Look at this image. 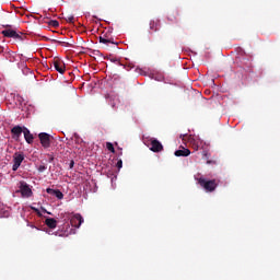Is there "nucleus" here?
<instances>
[{"mask_svg": "<svg viewBox=\"0 0 280 280\" xmlns=\"http://www.w3.org/2000/svg\"><path fill=\"white\" fill-rule=\"evenodd\" d=\"M11 135H13V139H20L21 135H23V127L15 126L11 129Z\"/></svg>", "mask_w": 280, "mask_h": 280, "instance_id": "9b49d317", "label": "nucleus"}, {"mask_svg": "<svg viewBox=\"0 0 280 280\" xmlns=\"http://www.w3.org/2000/svg\"><path fill=\"white\" fill-rule=\"evenodd\" d=\"M116 167H117L118 170H121V167H124V161L118 160L117 163H116Z\"/></svg>", "mask_w": 280, "mask_h": 280, "instance_id": "6ab92c4d", "label": "nucleus"}, {"mask_svg": "<svg viewBox=\"0 0 280 280\" xmlns=\"http://www.w3.org/2000/svg\"><path fill=\"white\" fill-rule=\"evenodd\" d=\"M83 222L84 218H82V214H74L70 220L71 226H74V229H80Z\"/></svg>", "mask_w": 280, "mask_h": 280, "instance_id": "423d86ee", "label": "nucleus"}, {"mask_svg": "<svg viewBox=\"0 0 280 280\" xmlns=\"http://www.w3.org/2000/svg\"><path fill=\"white\" fill-rule=\"evenodd\" d=\"M202 156H203V159H209V152L203 151V152H202Z\"/></svg>", "mask_w": 280, "mask_h": 280, "instance_id": "b1692460", "label": "nucleus"}, {"mask_svg": "<svg viewBox=\"0 0 280 280\" xmlns=\"http://www.w3.org/2000/svg\"><path fill=\"white\" fill-rule=\"evenodd\" d=\"M74 19H75V18H73V15H69V16L67 18V22H68V23H73Z\"/></svg>", "mask_w": 280, "mask_h": 280, "instance_id": "4be33fe9", "label": "nucleus"}, {"mask_svg": "<svg viewBox=\"0 0 280 280\" xmlns=\"http://www.w3.org/2000/svg\"><path fill=\"white\" fill-rule=\"evenodd\" d=\"M48 25H50V27H60V22L51 20L48 22Z\"/></svg>", "mask_w": 280, "mask_h": 280, "instance_id": "f3484780", "label": "nucleus"}, {"mask_svg": "<svg viewBox=\"0 0 280 280\" xmlns=\"http://www.w3.org/2000/svg\"><path fill=\"white\" fill-rule=\"evenodd\" d=\"M59 45H62V47H67V45H69V43H66V42H58Z\"/></svg>", "mask_w": 280, "mask_h": 280, "instance_id": "393cba45", "label": "nucleus"}, {"mask_svg": "<svg viewBox=\"0 0 280 280\" xmlns=\"http://www.w3.org/2000/svg\"><path fill=\"white\" fill-rule=\"evenodd\" d=\"M191 145H192V149H195V151L198 152L199 147H198V143L195 140L191 141Z\"/></svg>", "mask_w": 280, "mask_h": 280, "instance_id": "aec40b11", "label": "nucleus"}, {"mask_svg": "<svg viewBox=\"0 0 280 280\" xmlns=\"http://www.w3.org/2000/svg\"><path fill=\"white\" fill-rule=\"evenodd\" d=\"M187 137V135H182L180 139H185Z\"/></svg>", "mask_w": 280, "mask_h": 280, "instance_id": "bb28decb", "label": "nucleus"}, {"mask_svg": "<svg viewBox=\"0 0 280 280\" xmlns=\"http://www.w3.org/2000/svg\"><path fill=\"white\" fill-rule=\"evenodd\" d=\"M39 137V141L43 145V148H50L51 145V136H49V133L46 132H42L38 135Z\"/></svg>", "mask_w": 280, "mask_h": 280, "instance_id": "39448f33", "label": "nucleus"}, {"mask_svg": "<svg viewBox=\"0 0 280 280\" xmlns=\"http://www.w3.org/2000/svg\"><path fill=\"white\" fill-rule=\"evenodd\" d=\"M149 148L151 152H163V144L156 138H151L149 140Z\"/></svg>", "mask_w": 280, "mask_h": 280, "instance_id": "f03ea898", "label": "nucleus"}, {"mask_svg": "<svg viewBox=\"0 0 280 280\" xmlns=\"http://www.w3.org/2000/svg\"><path fill=\"white\" fill-rule=\"evenodd\" d=\"M100 43H102L103 45H117V43H115V40L113 39V37H109L108 35H103L100 37Z\"/></svg>", "mask_w": 280, "mask_h": 280, "instance_id": "ddd939ff", "label": "nucleus"}, {"mask_svg": "<svg viewBox=\"0 0 280 280\" xmlns=\"http://www.w3.org/2000/svg\"><path fill=\"white\" fill-rule=\"evenodd\" d=\"M20 191L23 198H32L33 191L32 188H30V185L25 182H20Z\"/></svg>", "mask_w": 280, "mask_h": 280, "instance_id": "7ed1b4c3", "label": "nucleus"}, {"mask_svg": "<svg viewBox=\"0 0 280 280\" xmlns=\"http://www.w3.org/2000/svg\"><path fill=\"white\" fill-rule=\"evenodd\" d=\"M46 191L50 196H55L58 200H62V198H65V195L59 189L47 188Z\"/></svg>", "mask_w": 280, "mask_h": 280, "instance_id": "9d476101", "label": "nucleus"}, {"mask_svg": "<svg viewBox=\"0 0 280 280\" xmlns=\"http://www.w3.org/2000/svg\"><path fill=\"white\" fill-rule=\"evenodd\" d=\"M73 165H75V162L72 160L69 165L70 170H73Z\"/></svg>", "mask_w": 280, "mask_h": 280, "instance_id": "a878e982", "label": "nucleus"}, {"mask_svg": "<svg viewBox=\"0 0 280 280\" xmlns=\"http://www.w3.org/2000/svg\"><path fill=\"white\" fill-rule=\"evenodd\" d=\"M198 185L205 189V191L213 192L218 189V185H220V179H207L205 177L196 178Z\"/></svg>", "mask_w": 280, "mask_h": 280, "instance_id": "f257e3e1", "label": "nucleus"}, {"mask_svg": "<svg viewBox=\"0 0 280 280\" xmlns=\"http://www.w3.org/2000/svg\"><path fill=\"white\" fill-rule=\"evenodd\" d=\"M208 165H211V163H213L211 160L207 161Z\"/></svg>", "mask_w": 280, "mask_h": 280, "instance_id": "cd10ccee", "label": "nucleus"}, {"mask_svg": "<svg viewBox=\"0 0 280 280\" xmlns=\"http://www.w3.org/2000/svg\"><path fill=\"white\" fill-rule=\"evenodd\" d=\"M150 32H159L161 30V20H151L149 22Z\"/></svg>", "mask_w": 280, "mask_h": 280, "instance_id": "1a4fd4ad", "label": "nucleus"}, {"mask_svg": "<svg viewBox=\"0 0 280 280\" xmlns=\"http://www.w3.org/2000/svg\"><path fill=\"white\" fill-rule=\"evenodd\" d=\"M166 19L170 21V23H176L178 21V11L168 13Z\"/></svg>", "mask_w": 280, "mask_h": 280, "instance_id": "2eb2a0df", "label": "nucleus"}, {"mask_svg": "<svg viewBox=\"0 0 280 280\" xmlns=\"http://www.w3.org/2000/svg\"><path fill=\"white\" fill-rule=\"evenodd\" d=\"M106 148L109 152H112L113 154H115V147L110 143V142H107L106 143Z\"/></svg>", "mask_w": 280, "mask_h": 280, "instance_id": "a211bd4d", "label": "nucleus"}, {"mask_svg": "<svg viewBox=\"0 0 280 280\" xmlns=\"http://www.w3.org/2000/svg\"><path fill=\"white\" fill-rule=\"evenodd\" d=\"M45 224L48 229H56V226H58V221L54 218H48L46 219Z\"/></svg>", "mask_w": 280, "mask_h": 280, "instance_id": "dca6fc26", "label": "nucleus"}, {"mask_svg": "<svg viewBox=\"0 0 280 280\" xmlns=\"http://www.w3.org/2000/svg\"><path fill=\"white\" fill-rule=\"evenodd\" d=\"M2 36H5V38H15L16 40H21V35L12 28L2 31Z\"/></svg>", "mask_w": 280, "mask_h": 280, "instance_id": "0eeeda50", "label": "nucleus"}, {"mask_svg": "<svg viewBox=\"0 0 280 280\" xmlns=\"http://www.w3.org/2000/svg\"><path fill=\"white\" fill-rule=\"evenodd\" d=\"M23 161H25V155H23V153H15L13 155V166H12L13 172H16V170L21 167V163H23Z\"/></svg>", "mask_w": 280, "mask_h": 280, "instance_id": "20e7f679", "label": "nucleus"}, {"mask_svg": "<svg viewBox=\"0 0 280 280\" xmlns=\"http://www.w3.org/2000/svg\"><path fill=\"white\" fill-rule=\"evenodd\" d=\"M23 135L26 143H34V135L30 132V129H27L26 127H23Z\"/></svg>", "mask_w": 280, "mask_h": 280, "instance_id": "f8f14e48", "label": "nucleus"}, {"mask_svg": "<svg viewBox=\"0 0 280 280\" xmlns=\"http://www.w3.org/2000/svg\"><path fill=\"white\" fill-rule=\"evenodd\" d=\"M52 67L55 70L58 71V73H61V74H63L65 71H67V67L65 66V62L60 60H54Z\"/></svg>", "mask_w": 280, "mask_h": 280, "instance_id": "6e6552de", "label": "nucleus"}, {"mask_svg": "<svg viewBox=\"0 0 280 280\" xmlns=\"http://www.w3.org/2000/svg\"><path fill=\"white\" fill-rule=\"evenodd\" d=\"M47 170V166L45 164L39 165L38 172H45Z\"/></svg>", "mask_w": 280, "mask_h": 280, "instance_id": "412c9836", "label": "nucleus"}, {"mask_svg": "<svg viewBox=\"0 0 280 280\" xmlns=\"http://www.w3.org/2000/svg\"><path fill=\"white\" fill-rule=\"evenodd\" d=\"M48 163H54V155L48 154Z\"/></svg>", "mask_w": 280, "mask_h": 280, "instance_id": "5701e85b", "label": "nucleus"}, {"mask_svg": "<svg viewBox=\"0 0 280 280\" xmlns=\"http://www.w3.org/2000/svg\"><path fill=\"white\" fill-rule=\"evenodd\" d=\"M189 154H191V151L185 147H182V149L175 151V156H189Z\"/></svg>", "mask_w": 280, "mask_h": 280, "instance_id": "4468645a", "label": "nucleus"}, {"mask_svg": "<svg viewBox=\"0 0 280 280\" xmlns=\"http://www.w3.org/2000/svg\"><path fill=\"white\" fill-rule=\"evenodd\" d=\"M31 228H32V229H36V226H34V225H31Z\"/></svg>", "mask_w": 280, "mask_h": 280, "instance_id": "c85d7f7f", "label": "nucleus"}]
</instances>
